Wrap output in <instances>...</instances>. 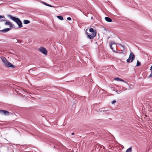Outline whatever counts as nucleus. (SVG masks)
<instances>
[{
	"instance_id": "nucleus-25",
	"label": "nucleus",
	"mask_w": 152,
	"mask_h": 152,
	"mask_svg": "<svg viewBox=\"0 0 152 152\" xmlns=\"http://www.w3.org/2000/svg\"><path fill=\"white\" fill-rule=\"evenodd\" d=\"M87 30H88V29H87L85 31V33H86V34L87 35V36L88 35H89V34L88 33V32H87Z\"/></svg>"
},
{
	"instance_id": "nucleus-1",
	"label": "nucleus",
	"mask_w": 152,
	"mask_h": 152,
	"mask_svg": "<svg viewBox=\"0 0 152 152\" xmlns=\"http://www.w3.org/2000/svg\"><path fill=\"white\" fill-rule=\"evenodd\" d=\"M7 16L10 19L16 22L18 25L19 28H21L23 27L22 23L19 18L14 17L10 15H8Z\"/></svg>"
},
{
	"instance_id": "nucleus-28",
	"label": "nucleus",
	"mask_w": 152,
	"mask_h": 152,
	"mask_svg": "<svg viewBox=\"0 0 152 152\" xmlns=\"http://www.w3.org/2000/svg\"><path fill=\"white\" fill-rule=\"evenodd\" d=\"M109 111V110H103V111L104 112H107Z\"/></svg>"
},
{
	"instance_id": "nucleus-10",
	"label": "nucleus",
	"mask_w": 152,
	"mask_h": 152,
	"mask_svg": "<svg viewBox=\"0 0 152 152\" xmlns=\"http://www.w3.org/2000/svg\"><path fill=\"white\" fill-rule=\"evenodd\" d=\"M105 20L107 22H111L112 21L111 19L109 17H105Z\"/></svg>"
},
{
	"instance_id": "nucleus-34",
	"label": "nucleus",
	"mask_w": 152,
	"mask_h": 152,
	"mask_svg": "<svg viewBox=\"0 0 152 152\" xmlns=\"http://www.w3.org/2000/svg\"><path fill=\"white\" fill-rule=\"evenodd\" d=\"M93 17H91V19H93Z\"/></svg>"
},
{
	"instance_id": "nucleus-32",
	"label": "nucleus",
	"mask_w": 152,
	"mask_h": 152,
	"mask_svg": "<svg viewBox=\"0 0 152 152\" xmlns=\"http://www.w3.org/2000/svg\"><path fill=\"white\" fill-rule=\"evenodd\" d=\"M71 134L72 135H74L75 134L74 133H72Z\"/></svg>"
},
{
	"instance_id": "nucleus-19",
	"label": "nucleus",
	"mask_w": 152,
	"mask_h": 152,
	"mask_svg": "<svg viewBox=\"0 0 152 152\" xmlns=\"http://www.w3.org/2000/svg\"><path fill=\"white\" fill-rule=\"evenodd\" d=\"M6 21H7V20L3 19H0V22H4Z\"/></svg>"
},
{
	"instance_id": "nucleus-23",
	"label": "nucleus",
	"mask_w": 152,
	"mask_h": 152,
	"mask_svg": "<svg viewBox=\"0 0 152 152\" xmlns=\"http://www.w3.org/2000/svg\"><path fill=\"white\" fill-rule=\"evenodd\" d=\"M1 18H5V17L4 16V15H2H2H0V19H1Z\"/></svg>"
},
{
	"instance_id": "nucleus-33",
	"label": "nucleus",
	"mask_w": 152,
	"mask_h": 152,
	"mask_svg": "<svg viewBox=\"0 0 152 152\" xmlns=\"http://www.w3.org/2000/svg\"><path fill=\"white\" fill-rule=\"evenodd\" d=\"M102 146L103 147V148H104V146H102Z\"/></svg>"
},
{
	"instance_id": "nucleus-27",
	"label": "nucleus",
	"mask_w": 152,
	"mask_h": 152,
	"mask_svg": "<svg viewBox=\"0 0 152 152\" xmlns=\"http://www.w3.org/2000/svg\"><path fill=\"white\" fill-rule=\"evenodd\" d=\"M49 6V7H54L53 6H52V5H50L49 4V6Z\"/></svg>"
},
{
	"instance_id": "nucleus-8",
	"label": "nucleus",
	"mask_w": 152,
	"mask_h": 152,
	"mask_svg": "<svg viewBox=\"0 0 152 152\" xmlns=\"http://www.w3.org/2000/svg\"><path fill=\"white\" fill-rule=\"evenodd\" d=\"M114 80L117 81H121L123 82H124V81L123 80L120 79L119 77L114 78Z\"/></svg>"
},
{
	"instance_id": "nucleus-6",
	"label": "nucleus",
	"mask_w": 152,
	"mask_h": 152,
	"mask_svg": "<svg viewBox=\"0 0 152 152\" xmlns=\"http://www.w3.org/2000/svg\"><path fill=\"white\" fill-rule=\"evenodd\" d=\"M0 112L2 114H3L5 115H8L10 114L9 112L6 110H0Z\"/></svg>"
},
{
	"instance_id": "nucleus-16",
	"label": "nucleus",
	"mask_w": 152,
	"mask_h": 152,
	"mask_svg": "<svg viewBox=\"0 0 152 152\" xmlns=\"http://www.w3.org/2000/svg\"><path fill=\"white\" fill-rule=\"evenodd\" d=\"M113 51L114 52H115L116 53H123V52L122 51H120V52H118V51H116V50H113Z\"/></svg>"
},
{
	"instance_id": "nucleus-15",
	"label": "nucleus",
	"mask_w": 152,
	"mask_h": 152,
	"mask_svg": "<svg viewBox=\"0 0 152 152\" xmlns=\"http://www.w3.org/2000/svg\"><path fill=\"white\" fill-rule=\"evenodd\" d=\"M118 45H119L121 46V49H122V50H124V46H123V45H122L121 44H118Z\"/></svg>"
},
{
	"instance_id": "nucleus-5",
	"label": "nucleus",
	"mask_w": 152,
	"mask_h": 152,
	"mask_svg": "<svg viewBox=\"0 0 152 152\" xmlns=\"http://www.w3.org/2000/svg\"><path fill=\"white\" fill-rule=\"evenodd\" d=\"M39 50L40 52L46 55L47 53V50L45 48H39Z\"/></svg>"
},
{
	"instance_id": "nucleus-29",
	"label": "nucleus",
	"mask_w": 152,
	"mask_h": 152,
	"mask_svg": "<svg viewBox=\"0 0 152 152\" xmlns=\"http://www.w3.org/2000/svg\"><path fill=\"white\" fill-rule=\"evenodd\" d=\"M116 92L118 94H120V93H121V92H120V91H119V92H118V91H116Z\"/></svg>"
},
{
	"instance_id": "nucleus-22",
	"label": "nucleus",
	"mask_w": 152,
	"mask_h": 152,
	"mask_svg": "<svg viewBox=\"0 0 152 152\" xmlns=\"http://www.w3.org/2000/svg\"><path fill=\"white\" fill-rule=\"evenodd\" d=\"M151 73L150 75L148 76V77L149 78H151V77H152V71L151 70Z\"/></svg>"
},
{
	"instance_id": "nucleus-31",
	"label": "nucleus",
	"mask_w": 152,
	"mask_h": 152,
	"mask_svg": "<svg viewBox=\"0 0 152 152\" xmlns=\"http://www.w3.org/2000/svg\"><path fill=\"white\" fill-rule=\"evenodd\" d=\"M152 69V66H151V67L150 68V70H151Z\"/></svg>"
},
{
	"instance_id": "nucleus-12",
	"label": "nucleus",
	"mask_w": 152,
	"mask_h": 152,
	"mask_svg": "<svg viewBox=\"0 0 152 152\" xmlns=\"http://www.w3.org/2000/svg\"><path fill=\"white\" fill-rule=\"evenodd\" d=\"M132 147H130L129 148L127 149L125 152H131L132 151Z\"/></svg>"
},
{
	"instance_id": "nucleus-26",
	"label": "nucleus",
	"mask_w": 152,
	"mask_h": 152,
	"mask_svg": "<svg viewBox=\"0 0 152 152\" xmlns=\"http://www.w3.org/2000/svg\"><path fill=\"white\" fill-rule=\"evenodd\" d=\"M67 19L69 20H71V18L70 17H68L67 18Z\"/></svg>"
},
{
	"instance_id": "nucleus-2",
	"label": "nucleus",
	"mask_w": 152,
	"mask_h": 152,
	"mask_svg": "<svg viewBox=\"0 0 152 152\" xmlns=\"http://www.w3.org/2000/svg\"><path fill=\"white\" fill-rule=\"evenodd\" d=\"M1 59L4 65L7 67H14V66L8 61L4 57H1Z\"/></svg>"
},
{
	"instance_id": "nucleus-30",
	"label": "nucleus",
	"mask_w": 152,
	"mask_h": 152,
	"mask_svg": "<svg viewBox=\"0 0 152 152\" xmlns=\"http://www.w3.org/2000/svg\"><path fill=\"white\" fill-rule=\"evenodd\" d=\"M116 92L118 94H120V93H121V92H120V91H119V92H118V91H116Z\"/></svg>"
},
{
	"instance_id": "nucleus-11",
	"label": "nucleus",
	"mask_w": 152,
	"mask_h": 152,
	"mask_svg": "<svg viewBox=\"0 0 152 152\" xmlns=\"http://www.w3.org/2000/svg\"><path fill=\"white\" fill-rule=\"evenodd\" d=\"M30 22V21L27 20H24L23 21V23L25 24H27L29 23Z\"/></svg>"
},
{
	"instance_id": "nucleus-18",
	"label": "nucleus",
	"mask_w": 152,
	"mask_h": 152,
	"mask_svg": "<svg viewBox=\"0 0 152 152\" xmlns=\"http://www.w3.org/2000/svg\"><path fill=\"white\" fill-rule=\"evenodd\" d=\"M110 44H111L112 45H113V44H117V43H115L113 41H110Z\"/></svg>"
},
{
	"instance_id": "nucleus-3",
	"label": "nucleus",
	"mask_w": 152,
	"mask_h": 152,
	"mask_svg": "<svg viewBox=\"0 0 152 152\" xmlns=\"http://www.w3.org/2000/svg\"><path fill=\"white\" fill-rule=\"evenodd\" d=\"M89 31L90 32H91V33L89 34V35H88L87 36V38L90 39H94L96 35V30H94V29L93 28H91L90 29Z\"/></svg>"
},
{
	"instance_id": "nucleus-13",
	"label": "nucleus",
	"mask_w": 152,
	"mask_h": 152,
	"mask_svg": "<svg viewBox=\"0 0 152 152\" xmlns=\"http://www.w3.org/2000/svg\"><path fill=\"white\" fill-rule=\"evenodd\" d=\"M57 17L60 20H63V18L62 16H57Z\"/></svg>"
},
{
	"instance_id": "nucleus-7",
	"label": "nucleus",
	"mask_w": 152,
	"mask_h": 152,
	"mask_svg": "<svg viewBox=\"0 0 152 152\" xmlns=\"http://www.w3.org/2000/svg\"><path fill=\"white\" fill-rule=\"evenodd\" d=\"M6 22L5 23V25H8L10 26V28L13 27V25L12 23L10 22L9 21L7 20V21H6Z\"/></svg>"
},
{
	"instance_id": "nucleus-14",
	"label": "nucleus",
	"mask_w": 152,
	"mask_h": 152,
	"mask_svg": "<svg viewBox=\"0 0 152 152\" xmlns=\"http://www.w3.org/2000/svg\"><path fill=\"white\" fill-rule=\"evenodd\" d=\"M103 108H100L96 110V111L98 112H101L103 111Z\"/></svg>"
},
{
	"instance_id": "nucleus-17",
	"label": "nucleus",
	"mask_w": 152,
	"mask_h": 152,
	"mask_svg": "<svg viewBox=\"0 0 152 152\" xmlns=\"http://www.w3.org/2000/svg\"><path fill=\"white\" fill-rule=\"evenodd\" d=\"M141 64L140 62L138 61H137V64L136 66H140Z\"/></svg>"
},
{
	"instance_id": "nucleus-24",
	"label": "nucleus",
	"mask_w": 152,
	"mask_h": 152,
	"mask_svg": "<svg viewBox=\"0 0 152 152\" xmlns=\"http://www.w3.org/2000/svg\"><path fill=\"white\" fill-rule=\"evenodd\" d=\"M116 102V100H113L112 102V104H114L115 102Z\"/></svg>"
},
{
	"instance_id": "nucleus-4",
	"label": "nucleus",
	"mask_w": 152,
	"mask_h": 152,
	"mask_svg": "<svg viewBox=\"0 0 152 152\" xmlns=\"http://www.w3.org/2000/svg\"><path fill=\"white\" fill-rule=\"evenodd\" d=\"M135 58V56L133 53L131 52L128 58L127 59V63L132 62Z\"/></svg>"
},
{
	"instance_id": "nucleus-21",
	"label": "nucleus",
	"mask_w": 152,
	"mask_h": 152,
	"mask_svg": "<svg viewBox=\"0 0 152 152\" xmlns=\"http://www.w3.org/2000/svg\"><path fill=\"white\" fill-rule=\"evenodd\" d=\"M112 45L111 44H110V48L113 51L114 50L113 49V48L112 46Z\"/></svg>"
},
{
	"instance_id": "nucleus-20",
	"label": "nucleus",
	"mask_w": 152,
	"mask_h": 152,
	"mask_svg": "<svg viewBox=\"0 0 152 152\" xmlns=\"http://www.w3.org/2000/svg\"><path fill=\"white\" fill-rule=\"evenodd\" d=\"M42 3L43 4H44L46 5V6H49V4L47 3H45V2H42Z\"/></svg>"
},
{
	"instance_id": "nucleus-9",
	"label": "nucleus",
	"mask_w": 152,
	"mask_h": 152,
	"mask_svg": "<svg viewBox=\"0 0 152 152\" xmlns=\"http://www.w3.org/2000/svg\"><path fill=\"white\" fill-rule=\"evenodd\" d=\"M10 29V28H7L5 29L1 30V31L2 32L5 33L7 31H8Z\"/></svg>"
}]
</instances>
